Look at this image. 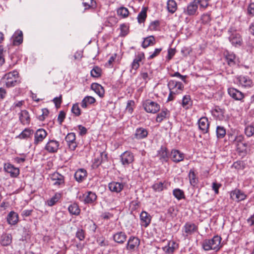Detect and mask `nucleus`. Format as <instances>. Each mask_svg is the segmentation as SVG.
Returning <instances> with one entry per match:
<instances>
[{"label":"nucleus","mask_w":254,"mask_h":254,"mask_svg":"<svg viewBox=\"0 0 254 254\" xmlns=\"http://www.w3.org/2000/svg\"><path fill=\"white\" fill-rule=\"evenodd\" d=\"M221 241L222 238L220 236L215 235L210 239L203 240L202 247L206 251L214 250L215 252H218L222 247Z\"/></svg>","instance_id":"1"},{"label":"nucleus","mask_w":254,"mask_h":254,"mask_svg":"<svg viewBox=\"0 0 254 254\" xmlns=\"http://www.w3.org/2000/svg\"><path fill=\"white\" fill-rule=\"evenodd\" d=\"M2 79L5 82L6 87L8 88L16 86L21 82V78L16 70L5 73Z\"/></svg>","instance_id":"2"},{"label":"nucleus","mask_w":254,"mask_h":254,"mask_svg":"<svg viewBox=\"0 0 254 254\" xmlns=\"http://www.w3.org/2000/svg\"><path fill=\"white\" fill-rule=\"evenodd\" d=\"M50 179L53 182V185L58 189L65 186V177L58 172H55L50 175Z\"/></svg>","instance_id":"3"},{"label":"nucleus","mask_w":254,"mask_h":254,"mask_svg":"<svg viewBox=\"0 0 254 254\" xmlns=\"http://www.w3.org/2000/svg\"><path fill=\"white\" fill-rule=\"evenodd\" d=\"M198 232V226L190 222H186L182 228V235L185 238H188L195 232Z\"/></svg>","instance_id":"4"},{"label":"nucleus","mask_w":254,"mask_h":254,"mask_svg":"<svg viewBox=\"0 0 254 254\" xmlns=\"http://www.w3.org/2000/svg\"><path fill=\"white\" fill-rule=\"evenodd\" d=\"M140 244V240L136 236H131L129 237L126 245V249L130 252L137 251Z\"/></svg>","instance_id":"5"},{"label":"nucleus","mask_w":254,"mask_h":254,"mask_svg":"<svg viewBox=\"0 0 254 254\" xmlns=\"http://www.w3.org/2000/svg\"><path fill=\"white\" fill-rule=\"evenodd\" d=\"M144 110L149 113L155 114L160 109V105L150 99L146 100L142 104Z\"/></svg>","instance_id":"6"},{"label":"nucleus","mask_w":254,"mask_h":254,"mask_svg":"<svg viewBox=\"0 0 254 254\" xmlns=\"http://www.w3.org/2000/svg\"><path fill=\"white\" fill-rule=\"evenodd\" d=\"M229 34V40L231 44L235 46H240L242 43V39L241 35L237 31L232 28L228 30Z\"/></svg>","instance_id":"7"},{"label":"nucleus","mask_w":254,"mask_h":254,"mask_svg":"<svg viewBox=\"0 0 254 254\" xmlns=\"http://www.w3.org/2000/svg\"><path fill=\"white\" fill-rule=\"evenodd\" d=\"M167 85L169 91H173L177 94H181L184 88V86L182 82L174 80L169 81Z\"/></svg>","instance_id":"8"},{"label":"nucleus","mask_w":254,"mask_h":254,"mask_svg":"<svg viewBox=\"0 0 254 254\" xmlns=\"http://www.w3.org/2000/svg\"><path fill=\"white\" fill-rule=\"evenodd\" d=\"M120 159L122 165L125 167H127L133 163L134 157L131 151H126L121 155Z\"/></svg>","instance_id":"9"},{"label":"nucleus","mask_w":254,"mask_h":254,"mask_svg":"<svg viewBox=\"0 0 254 254\" xmlns=\"http://www.w3.org/2000/svg\"><path fill=\"white\" fill-rule=\"evenodd\" d=\"M198 5L195 0L190 2L186 7L184 8L183 13L188 16H194L197 14Z\"/></svg>","instance_id":"10"},{"label":"nucleus","mask_w":254,"mask_h":254,"mask_svg":"<svg viewBox=\"0 0 254 254\" xmlns=\"http://www.w3.org/2000/svg\"><path fill=\"white\" fill-rule=\"evenodd\" d=\"M224 56L226 62L230 66L234 67L238 64V59L233 52L225 51L224 52Z\"/></svg>","instance_id":"11"},{"label":"nucleus","mask_w":254,"mask_h":254,"mask_svg":"<svg viewBox=\"0 0 254 254\" xmlns=\"http://www.w3.org/2000/svg\"><path fill=\"white\" fill-rule=\"evenodd\" d=\"M34 144L35 146L41 143L48 135L47 132L43 128L38 129L34 133Z\"/></svg>","instance_id":"12"},{"label":"nucleus","mask_w":254,"mask_h":254,"mask_svg":"<svg viewBox=\"0 0 254 254\" xmlns=\"http://www.w3.org/2000/svg\"><path fill=\"white\" fill-rule=\"evenodd\" d=\"M68 149L71 151L75 150L77 146V143L76 141V135L74 132L67 133L65 137Z\"/></svg>","instance_id":"13"},{"label":"nucleus","mask_w":254,"mask_h":254,"mask_svg":"<svg viewBox=\"0 0 254 254\" xmlns=\"http://www.w3.org/2000/svg\"><path fill=\"white\" fill-rule=\"evenodd\" d=\"M60 146V142L55 139H49L46 144L44 149L50 153L57 152Z\"/></svg>","instance_id":"14"},{"label":"nucleus","mask_w":254,"mask_h":254,"mask_svg":"<svg viewBox=\"0 0 254 254\" xmlns=\"http://www.w3.org/2000/svg\"><path fill=\"white\" fill-rule=\"evenodd\" d=\"M228 93L234 100L241 102L244 101L243 99L245 98V94L237 89L234 87L229 88L228 89Z\"/></svg>","instance_id":"15"},{"label":"nucleus","mask_w":254,"mask_h":254,"mask_svg":"<svg viewBox=\"0 0 254 254\" xmlns=\"http://www.w3.org/2000/svg\"><path fill=\"white\" fill-rule=\"evenodd\" d=\"M125 185L123 182L112 181L108 184V187L112 192L119 193L123 190Z\"/></svg>","instance_id":"16"},{"label":"nucleus","mask_w":254,"mask_h":254,"mask_svg":"<svg viewBox=\"0 0 254 254\" xmlns=\"http://www.w3.org/2000/svg\"><path fill=\"white\" fill-rule=\"evenodd\" d=\"M231 197L237 202L244 200L246 199L247 195L240 189H236L231 191L230 193Z\"/></svg>","instance_id":"17"},{"label":"nucleus","mask_w":254,"mask_h":254,"mask_svg":"<svg viewBox=\"0 0 254 254\" xmlns=\"http://www.w3.org/2000/svg\"><path fill=\"white\" fill-rule=\"evenodd\" d=\"M170 158L173 162L177 163L184 160L185 154L180 150L174 149L171 151Z\"/></svg>","instance_id":"18"},{"label":"nucleus","mask_w":254,"mask_h":254,"mask_svg":"<svg viewBox=\"0 0 254 254\" xmlns=\"http://www.w3.org/2000/svg\"><path fill=\"white\" fill-rule=\"evenodd\" d=\"M82 200L85 204H93L97 200V196L94 192L88 191L82 195Z\"/></svg>","instance_id":"19"},{"label":"nucleus","mask_w":254,"mask_h":254,"mask_svg":"<svg viewBox=\"0 0 254 254\" xmlns=\"http://www.w3.org/2000/svg\"><path fill=\"white\" fill-rule=\"evenodd\" d=\"M239 85L243 88L248 89L252 87L254 85L253 80L247 76L241 75L238 77Z\"/></svg>","instance_id":"20"},{"label":"nucleus","mask_w":254,"mask_h":254,"mask_svg":"<svg viewBox=\"0 0 254 254\" xmlns=\"http://www.w3.org/2000/svg\"><path fill=\"white\" fill-rule=\"evenodd\" d=\"M212 116L217 120L223 121L225 119L224 114L225 111L223 109L220 108L216 106L211 110Z\"/></svg>","instance_id":"21"},{"label":"nucleus","mask_w":254,"mask_h":254,"mask_svg":"<svg viewBox=\"0 0 254 254\" xmlns=\"http://www.w3.org/2000/svg\"><path fill=\"white\" fill-rule=\"evenodd\" d=\"M127 238L126 233L123 231H118L112 236L113 240L120 245L124 244L126 242Z\"/></svg>","instance_id":"22"},{"label":"nucleus","mask_w":254,"mask_h":254,"mask_svg":"<svg viewBox=\"0 0 254 254\" xmlns=\"http://www.w3.org/2000/svg\"><path fill=\"white\" fill-rule=\"evenodd\" d=\"M199 129L203 134L207 133L209 131V122L206 117H201L198 121Z\"/></svg>","instance_id":"23"},{"label":"nucleus","mask_w":254,"mask_h":254,"mask_svg":"<svg viewBox=\"0 0 254 254\" xmlns=\"http://www.w3.org/2000/svg\"><path fill=\"white\" fill-rule=\"evenodd\" d=\"M157 157L162 163L168 162L170 157L167 148L164 146H161L160 149L157 151Z\"/></svg>","instance_id":"24"},{"label":"nucleus","mask_w":254,"mask_h":254,"mask_svg":"<svg viewBox=\"0 0 254 254\" xmlns=\"http://www.w3.org/2000/svg\"><path fill=\"white\" fill-rule=\"evenodd\" d=\"M4 170L5 172L9 173L12 178H16L19 174V169L15 167L10 163H5L4 165Z\"/></svg>","instance_id":"25"},{"label":"nucleus","mask_w":254,"mask_h":254,"mask_svg":"<svg viewBox=\"0 0 254 254\" xmlns=\"http://www.w3.org/2000/svg\"><path fill=\"white\" fill-rule=\"evenodd\" d=\"M170 111L166 108H163L161 110L156 116V122L160 123L164 120H168L170 117Z\"/></svg>","instance_id":"26"},{"label":"nucleus","mask_w":254,"mask_h":254,"mask_svg":"<svg viewBox=\"0 0 254 254\" xmlns=\"http://www.w3.org/2000/svg\"><path fill=\"white\" fill-rule=\"evenodd\" d=\"M148 134V131L147 129L139 127L136 129L133 134V138L137 140H142L146 138Z\"/></svg>","instance_id":"27"},{"label":"nucleus","mask_w":254,"mask_h":254,"mask_svg":"<svg viewBox=\"0 0 254 254\" xmlns=\"http://www.w3.org/2000/svg\"><path fill=\"white\" fill-rule=\"evenodd\" d=\"M19 120L23 125L28 126L31 121V118L28 112L26 110H22L19 114Z\"/></svg>","instance_id":"28"},{"label":"nucleus","mask_w":254,"mask_h":254,"mask_svg":"<svg viewBox=\"0 0 254 254\" xmlns=\"http://www.w3.org/2000/svg\"><path fill=\"white\" fill-rule=\"evenodd\" d=\"M82 5L84 7V10H95L97 7V3L95 0H81Z\"/></svg>","instance_id":"29"},{"label":"nucleus","mask_w":254,"mask_h":254,"mask_svg":"<svg viewBox=\"0 0 254 254\" xmlns=\"http://www.w3.org/2000/svg\"><path fill=\"white\" fill-rule=\"evenodd\" d=\"M140 224L145 228L147 227L151 223V216L145 211H143L140 214Z\"/></svg>","instance_id":"30"},{"label":"nucleus","mask_w":254,"mask_h":254,"mask_svg":"<svg viewBox=\"0 0 254 254\" xmlns=\"http://www.w3.org/2000/svg\"><path fill=\"white\" fill-rule=\"evenodd\" d=\"M100 157L95 158L92 165L94 168H97L104 161H107L108 154L105 151L100 153Z\"/></svg>","instance_id":"31"},{"label":"nucleus","mask_w":254,"mask_h":254,"mask_svg":"<svg viewBox=\"0 0 254 254\" xmlns=\"http://www.w3.org/2000/svg\"><path fill=\"white\" fill-rule=\"evenodd\" d=\"M12 44L14 46H18L23 42V33L21 30H17L12 37Z\"/></svg>","instance_id":"32"},{"label":"nucleus","mask_w":254,"mask_h":254,"mask_svg":"<svg viewBox=\"0 0 254 254\" xmlns=\"http://www.w3.org/2000/svg\"><path fill=\"white\" fill-rule=\"evenodd\" d=\"M144 58V55L143 53H138L135 56V59L133 60L132 63H131V69H134V70H137L140 66V63Z\"/></svg>","instance_id":"33"},{"label":"nucleus","mask_w":254,"mask_h":254,"mask_svg":"<svg viewBox=\"0 0 254 254\" xmlns=\"http://www.w3.org/2000/svg\"><path fill=\"white\" fill-rule=\"evenodd\" d=\"M91 89L93 90L100 97H103L105 90L103 87L97 83H93L91 85Z\"/></svg>","instance_id":"34"},{"label":"nucleus","mask_w":254,"mask_h":254,"mask_svg":"<svg viewBox=\"0 0 254 254\" xmlns=\"http://www.w3.org/2000/svg\"><path fill=\"white\" fill-rule=\"evenodd\" d=\"M33 133L34 130L32 129L25 128L16 137L20 139H27L31 138Z\"/></svg>","instance_id":"35"},{"label":"nucleus","mask_w":254,"mask_h":254,"mask_svg":"<svg viewBox=\"0 0 254 254\" xmlns=\"http://www.w3.org/2000/svg\"><path fill=\"white\" fill-rule=\"evenodd\" d=\"M87 176V172L84 169H79L74 174V178L78 182H82Z\"/></svg>","instance_id":"36"},{"label":"nucleus","mask_w":254,"mask_h":254,"mask_svg":"<svg viewBox=\"0 0 254 254\" xmlns=\"http://www.w3.org/2000/svg\"><path fill=\"white\" fill-rule=\"evenodd\" d=\"M7 221L9 224H16L18 221V214L13 211H10L7 215Z\"/></svg>","instance_id":"37"},{"label":"nucleus","mask_w":254,"mask_h":254,"mask_svg":"<svg viewBox=\"0 0 254 254\" xmlns=\"http://www.w3.org/2000/svg\"><path fill=\"white\" fill-rule=\"evenodd\" d=\"M12 242V236L10 234H3L0 240V243L3 246L9 245Z\"/></svg>","instance_id":"38"},{"label":"nucleus","mask_w":254,"mask_h":254,"mask_svg":"<svg viewBox=\"0 0 254 254\" xmlns=\"http://www.w3.org/2000/svg\"><path fill=\"white\" fill-rule=\"evenodd\" d=\"M245 137L243 135V139L240 142H238L237 144H234L236 146L237 150L239 153H243L247 152V149L248 147V143L246 142H243Z\"/></svg>","instance_id":"39"},{"label":"nucleus","mask_w":254,"mask_h":254,"mask_svg":"<svg viewBox=\"0 0 254 254\" xmlns=\"http://www.w3.org/2000/svg\"><path fill=\"white\" fill-rule=\"evenodd\" d=\"M61 197V193L56 192L54 196L46 201V204L49 206H53L59 201Z\"/></svg>","instance_id":"40"},{"label":"nucleus","mask_w":254,"mask_h":254,"mask_svg":"<svg viewBox=\"0 0 254 254\" xmlns=\"http://www.w3.org/2000/svg\"><path fill=\"white\" fill-rule=\"evenodd\" d=\"M96 102V99L92 96H86L81 101V106L83 108H86L88 105L94 104Z\"/></svg>","instance_id":"41"},{"label":"nucleus","mask_w":254,"mask_h":254,"mask_svg":"<svg viewBox=\"0 0 254 254\" xmlns=\"http://www.w3.org/2000/svg\"><path fill=\"white\" fill-rule=\"evenodd\" d=\"M68 210L71 215L78 216L80 214V209L76 203H73L69 205Z\"/></svg>","instance_id":"42"},{"label":"nucleus","mask_w":254,"mask_h":254,"mask_svg":"<svg viewBox=\"0 0 254 254\" xmlns=\"http://www.w3.org/2000/svg\"><path fill=\"white\" fill-rule=\"evenodd\" d=\"M227 135L228 136L229 141L233 145L234 144H237L238 142H240L243 139L242 134H239L235 136L233 133L228 132Z\"/></svg>","instance_id":"43"},{"label":"nucleus","mask_w":254,"mask_h":254,"mask_svg":"<svg viewBox=\"0 0 254 254\" xmlns=\"http://www.w3.org/2000/svg\"><path fill=\"white\" fill-rule=\"evenodd\" d=\"M165 182H155L152 186V188L155 192H161L164 189H167L166 185L164 184Z\"/></svg>","instance_id":"44"},{"label":"nucleus","mask_w":254,"mask_h":254,"mask_svg":"<svg viewBox=\"0 0 254 254\" xmlns=\"http://www.w3.org/2000/svg\"><path fill=\"white\" fill-rule=\"evenodd\" d=\"M167 7L168 11L173 14L177 9V4L174 0H168L167 3Z\"/></svg>","instance_id":"45"},{"label":"nucleus","mask_w":254,"mask_h":254,"mask_svg":"<svg viewBox=\"0 0 254 254\" xmlns=\"http://www.w3.org/2000/svg\"><path fill=\"white\" fill-rule=\"evenodd\" d=\"M155 44V38L153 36H150L144 39L142 43V47L146 48L149 46L153 45Z\"/></svg>","instance_id":"46"},{"label":"nucleus","mask_w":254,"mask_h":254,"mask_svg":"<svg viewBox=\"0 0 254 254\" xmlns=\"http://www.w3.org/2000/svg\"><path fill=\"white\" fill-rule=\"evenodd\" d=\"M173 195L178 200L185 199L186 198L184 191L178 188L173 190Z\"/></svg>","instance_id":"47"},{"label":"nucleus","mask_w":254,"mask_h":254,"mask_svg":"<svg viewBox=\"0 0 254 254\" xmlns=\"http://www.w3.org/2000/svg\"><path fill=\"white\" fill-rule=\"evenodd\" d=\"M147 10L146 7H143L141 11L137 15V21L139 23H143L147 17Z\"/></svg>","instance_id":"48"},{"label":"nucleus","mask_w":254,"mask_h":254,"mask_svg":"<svg viewBox=\"0 0 254 254\" xmlns=\"http://www.w3.org/2000/svg\"><path fill=\"white\" fill-rule=\"evenodd\" d=\"M216 136L217 138H223L226 134V128L221 126H218L216 129Z\"/></svg>","instance_id":"49"},{"label":"nucleus","mask_w":254,"mask_h":254,"mask_svg":"<svg viewBox=\"0 0 254 254\" xmlns=\"http://www.w3.org/2000/svg\"><path fill=\"white\" fill-rule=\"evenodd\" d=\"M245 134L248 137H250L254 135V126L251 124L246 125L244 129Z\"/></svg>","instance_id":"50"},{"label":"nucleus","mask_w":254,"mask_h":254,"mask_svg":"<svg viewBox=\"0 0 254 254\" xmlns=\"http://www.w3.org/2000/svg\"><path fill=\"white\" fill-rule=\"evenodd\" d=\"M191 105V102L190 96L189 95L184 96L182 102V107L186 109H188Z\"/></svg>","instance_id":"51"},{"label":"nucleus","mask_w":254,"mask_h":254,"mask_svg":"<svg viewBox=\"0 0 254 254\" xmlns=\"http://www.w3.org/2000/svg\"><path fill=\"white\" fill-rule=\"evenodd\" d=\"M189 178L190 180V184L194 186L196 185L198 182V179L196 177V175L194 173L193 169H190L189 174Z\"/></svg>","instance_id":"52"},{"label":"nucleus","mask_w":254,"mask_h":254,"mask_svg":"<svg viewBox=\"0 0 254 254\" xmlns=\"http://www.w3.org/2000/svg\"><path fill=\"white\" fill-rule=\"evenodd\" d=\"M197 4L199 5L200 10H205L209 5L210 0H195Z\"/></svg>","instance_id":"53"},{"label":"nucleus","mask_w":254,"mask_h":254,"mask_svg":"<svg viewBox=\"0 0 254 254\" xmlns=\"http://www.w3.org/2000/svg\"><path fill=\"white\" fill-rule=\"evenodd\" d=\"M101 73V68L97 66H94L90 71L91 76L95 78H98L100 77Z\"/></svg>","instance_id":"54"},{"label":"nucleus","mask_w":254,"mask_h":254,"mask_svg":"<svg viewBox=\"0 0 254 254\" xmlns=\"http://www.w3.org/2000/svg\"><path fill=\"white\" fill-rule=\"evenodd\" d=\"M211 19L210 12L204 13L201 17V20L203 24H210Z\"/></svg>","instance_id":"55"},{"label":"nucleus","mask_w":254,"mask_h":254,"mask_svg":"<svg viewBox=\"0 0 254 254\" xmlns=\"http://www.w3.org/2000/svg\"><path fill=\"white\" fill-rule=\"evenodd\" d=\"M129 11L127 8L125 7H121L117 10V14L123 18L126 17L128 16Z\"/></svg>","instance_id":"56"},{"label":"nucleus","mask_w":254,"mask_h":254,"mask_svg":"<svg viewBox=\"0 0 254 254\" xmlns=\"http://www.w3.org/2000/svg\"><path fill=\"white\" fill-rule=\"evenodd\" d=\"M135 105V102L133 100H128L127 102L126 110L129 114H131L133 111V107Z\"/></svg>","instance_id":"57"},{"label":"nucleus","mask_w":254,"mask_h":254,"mask_svg":"<svg viewBox=\"0 0 254 254\" xmlns=\"http://www.w3.org/2000/svg\"><path fill=\"white\" fill-rule=\"evenodd\" d=\"M76 237L80 241H83L85 238V232L81 228H78L75 234Z\"/></svg>","instance_id":"58"},{"label":"nucleus","mask_w":254,"mask_h":254,"mask_svg":"<svg viewBox=\"0 0 254 254\" xmlns=\"http://www.w3.org/2000/svg\"><path fill=\"white\" fill-rule=\"evenodd\" d=\"M71 111L76 117H78L81 115V110L78 103L74 104L72 105Z\"/></svg>","instance_id":"59"},{"label":"nucleus","mask_w":254,"mask_h":254,"mask_svg":"<svg viewBox=\"0 0 254 254\" xmlns=\"http://www.w3.org/2000/svg\"><path fill=\"white\" fill-rule=\"evenodd\" d=\"M160 26V22L159 20H155L150 23L149 29L151 31L157 30Z\"/></svg>","instance_id":"60"},{"label":"nucleus","mask_w":254,"mask_h":254,"mask_svg":"<svg viewBox=\"0 0 254 254\" xmlns=\"http://www.w3.org/2000/svg\"><path fill=\"white\" fill-rule=\"evenodd\" d=\"M97 242L101 247H105L108 245V241H106L105 238L103 236L98 237Z\"/></svg>","instance_id":"61"},{"label":"nucleus","mask_w":254,"mask_h":254,"mask_svg":"<svg viewBox=\"0 0 254 254\" xmlns=\"http://www.w3.org/2000/svg\"><path fill=\"white\" fill-rule=\"evenodd\" d=\"M247 13L251 16H254V2H252L249 3L247 7Z\"/></svg>","instance_id":"62"},{"label":"nucleus","mask_w":254,"mask_h":254,"mask_svg":"<svg viewBox=\"0 0 254 254\" xmlns=\"http://www.w3.org/2000/svg\"><path fill=\"white\" fill-rule=\"evenodd\" d=\"M162 50V49L161 48L155 49L153 53H150V56L148 58V59H152L155 57H157L158 55H159Z\"/></svg>","instance_id":"63"},{"label":"nucleus","mask_w":254,"mask_h":254,"mask_svg":"<svg viewBox=\"0 0 254 254\" xmlns=\"http://www.w3.org/2000/svg\"><path fill=\"white\" fill-rule=\"evenodd\" d=\"M120 28L121 35L125 36L128 34V28L126 25L124 24L121 25Z\"/></svg>","instance_id":"64"}]
</instances>
